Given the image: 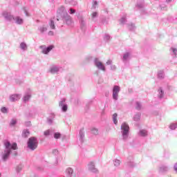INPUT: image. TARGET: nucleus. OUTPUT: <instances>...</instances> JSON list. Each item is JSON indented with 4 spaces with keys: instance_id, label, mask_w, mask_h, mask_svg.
<instances>
[{
    "instance_id": "obj_27",
    "label": "nucleus",
    "mask_w": 177,
    "mask_h": 177,
    "mask_svg": "<svg viewBox=\"0 0 177 177\" xmlns=\"http://www.w3.org/2000/svg\"><path fill=\"white\" fill-rule=\"evenodd\" d=\"M91 16H92L93 19H94V17H97V12H93Z\"/></svg>"
},
{
    "instance_id": "obj_21",
    "label": "nucleus",
    "mask_w": 177,
    "mask_h": 177,
    "mask_svg": "<svg viewBox=\"0 0 177 177\" xmlns=\"http://www.w3.org/2000/svg\"><path fill=\"white\" fill-rule=\"evenodd\" d=\"M60 136H61V135H60L59 133H55L54 134V138H55V139H59V138H60Z\"/></svg>"
},
{
    "instance_id": "obj_31",
    "label": "nucleus",
    "mask_w": 177,
    "mask_h": 177,
    "mask_svg": "<svg viewBox=\"0 0 177 177\" xmlns=\"http://www.w3.org/2000/svg\"><path fill=\"white\" fill-rule=\"evenodd\" d=\"M53 153L54 154H59V151H58L57 149H54V150L53 151Z\"/></svg>"
},
{
    "instance_id": "obj_33",
    "label": "nucleus",
    "mask_w": 177,
    "mask_h": 177,
    "mask_svg": "<svg viewBox=\"0 0 177 177\" xmlns=\"http://www.w3.org/2000/svg\"><path fill=\"white\" fill-rule=\"evenodd\" d=\"M106 64H108V65H110V64H111V60H108L107 62H106Z\"/></svg>"
},
{
    "instance_id": "obj_23",
    "label": "nucleus",
    "mask_w": 177,
    "mask_h": 177,
    "mask_svg": "<svg viewBox=\"0 0 177 177\" xmlns=\"http://www.w3.org/2000/svg\"><path fill=\"white\" fill-rule=\"evenodd\" d=\"M163 95H164V93L162 92V90L161 88L159 89V97H162Z\"/></svg>"
},
{
    "instance_id": "obj_28",
    "label": "nucleus",
    "mask_w": 177,
    "mask_h": 177,
    "mask_svg": "<svg viewBox=\"0 0 177 177\" xmlns=\"http://www.w3.org/2000/svg\"><path fill=\"white\" fill-rule=\"evenodd\" d=\"M48 30L46 27L40 28L41 32H44V31H46Z\"/></svg>"
},
{
    "instance_id": "obj_5",
    "label": "nucleus",
    "mask_w": 177,
    "mask_h": 177,
    "mask_svg": "<svg viewBox=\"0 0 177 177\" xmlns=\"http://www.w3.org/2000/svg\"><path fill=\"white\" fill-rule=\"evenodd\" d=\"M121 129L123 131V136H125V135H128V132H129V126L127 123H123L121 126Z\"/></svg>"
},
{
    "instance_id": "obj_18",
    "label": "nucleus",
    "mask_w": 177,
    "mask_h": 177,
    "mask_svg": "<svg viewBox=\"0 0 177 177\" xmlns=\"http://www.w3.org/2000/svg\"><path fill=\"white\" fill-rule=\"evenodd\" d=\"M30 97H31V95H26L24 97V100L25 102H28V100H30Z\"/></svg>"
},
{
    "instance_id": "obj_13",
    "label": "nucleus",
    "mask_w": 177,
    "mask_h": 177,
    "mask_svg": "<svg viewBox=\"0 0 177 177\" xmlns=\"http://www.w3.org/2000/svg\"><path fill=\"white\" fill-rule=\"evenodd\" d=\"M59 71V68L57 67H53L50 69V73L55 74V73H57Z\"/></svg>"
},
{
    "instance_id": "obj_2",
    "label": "nucleus",
    "mask_w": 177,
    "mask_h": 177,
    "mask_svg": "<svg viewBox=\"0 0 177 177\" xmlns=\"http://www.w3.org/2000/svg\"><path fill=\"white\" fill-rule=\"evenodd\" d=\"M4 146L6 147V153L3 155V159L6 160L12 151L10 149H12V150H17V144L14 142L12 145L9 142H6Z\"/></svg>"
},
{
    "instance_id": "obj_36",
    "label": "nucleus",
    "mask_w": 177,
    "mask_h": 177,
    "mask_svg": "<svg viewBox=\"0 0 177 177\" xmlns=\"http://www.w3.org/2000/svg\"><path fill=\"white\" fill-rule=\"evenodd\" d=\"M170 128H171V129H175V128H174V125H171V126H170Z\"/></svg>"
},
{
    "instance_id": "obj_4",
    "label": "nucleus",
    "mask_w": 177,
    "mask_h": 177,
    "mask_svg": "<svg viewBox=\"0 0 177 177\" xmlns=\"http://www.w3.org/2000/svg\"><path fill=\"white\" fill-rule=\"evenodd\" d=\"M120 86H113V99L115 100H117L118 99V93L120 92Z\"/></svg>"
},
{
    "instance_id": "obj_37",
    "label": "nucleus",
    "mask_w": 177,
    "mask_h": 177,
    "mask_svg": "<svg viewBox=\"0 0 177 177\" xmlns=\"http://www.w3.org/2000/svg\"><path fill=\"white\" fill-rule=\"evenodd\" d=\"M167 2H171V0H167Z\"/></svg>"
},
{
    "instance_id": "obj_26",
    "label": "nucleus",
    "mask_w": 177,
    "mask_h": 177,
    "mask_svg": "<svg viewBox=\"0 0 177 177\" xmlns=\"http://www.w3.org/2000/svg\"><path fill=\"white\" fill-rule=\"evenodd\" d=\"M74 13H75V10L70 8V15H74Z\"/></svg>"
},
{
    "instance_id": "obj_17",
    "label": "nucleus",
    "mask_w": 177,
    "mask_h": 177,
    "mask_svg": "<svg viewBox=\"0 0 177 177\" xmlns=\"http://www.w3.org/2000/svg\"><path fill=\"white\" fill-rule=\"evenodd\" d=\"M121 164V161L120 160H115L114 162V165L115 167H118Z\"/></svg>"
},
{
    "instance_id": "obj_25",
    "label": "nucleus",
    "mask_w": 177,
    "mask_h": 177,
    "mask_svg": "<svg viewBox=\"0 0 177 177\" xmlns=\"http://www.w3.org/2000/svg\"><path fill=\"white\" fill-rule=\"evenodd\" d=\"M16 120H12L10 122V125L12 127L13 125H16Z\"/></svg>"
},
{
    "instance_id": "obj_30",
    "label": "nucleus",
    "mask_w": 177,
    "mask_h": 177,
    "mask_svg": "<svg viewBox=\"0 0 177 177\" xmlns=\"http://www.w3.org/2000/svg\"><path fill=\"white\" fill-rule=\"evenodd\" d=\"M50 133V131H49V130H46V131H44V135L46 136H48V135H49Z\"/></svg>"
},
{
    "instance_id": "obj_19",
    "label": "nucleus",
    "mask_w": 177,
    "mask_h": 177,
    "mask_svg": "<svg viewBox=\"0 0 177 177\" xmlns=\"http://www.w3.org/2000/svg\"><path fill=\"white\" fill-rule=\"evenodd\" d=\"M20 46L21 49H27V45L25 43H21Z\"/></svg>"
},
{
    "instance_id": "obj_15",
    "label": "nucleus",
    "mask_w": 177,
    "mask_h": 177,
    "mask_svg": "<svg viewBox=\"0 0 177 177\" xmlns=\"http://www.w3.org/2000/svg\"><path fill=\"white\" fill-rule=\"evenodd\" d=\"M91 132L93 135H97V133H99V131L97 130V129H93L91 130Z\"/></svg>"
},
{
    "instance_id": "obj_34",
    "label": "nucleus",
    "mask_w": 177,
    "mask_h": 177,
    "mask_svg": "<svg viewBox=\"0 0 177 177\" xmlns=\"http://www.w3.org/2000/svg\"><path fill=\"white\" fill-rule=\"evenodd\" d=\"M53 35V31H50L49 32H48V35Z\"/></svg>"
},
{
    "instance_id": "obj_3",
    "label": "nucleus",
    "mask_w": 177,
    "mask_h": 177,
    "mask_svg": "<svg viewBox=\"0 0 177 177\" xmlns=\"http://www.w3.org/2000/svg\"><path fill=\"white\" fill-rule=\"evenodd\" d=\"M28 147L30 149V150H35V149L38 147V141L37 140V138L34 137L29 138L28 142Z\"/></svg>"
},
{
    "instance_id": "obj_29",
    "label": "nucleus",
    "mask_w": 177,
    "mask_h": 177,
    "mask_svg": "<svg viewBox=\"0 0 177 177\" xmlns=\"http://www.w3.org/2000/svg\"><path fill=\"white\" fill-rule=\"evenodd\" d=\"M63 111H67V105H64L62 107Z\"/></svg>"
},
{
    "instance_id": "obj_32",
    "label": "nucleus",
    "mask_w": 177,
    "mask_h": 177,
    "mask_svg": "<svg viewBox=\"0 0 177 177\" xmlns=\"http://www.w3.org/2000/svg\"><path fill=\"white\" fill-rule=\"evenodd\" d=\"M172 50H173L174 55H176V52H177L176 48H173Z\"/></svg>"
},
{
    "instance_id": "obj_7",
    "label": "nucleus",
    "mask_w": 177,
    "mask_h": 177,
    "mask_svg": "<svg viewBox=\"0 0 177 177\" xmlns=\"http://www.w3.org/2000/svg\"><path fill=\"white\" fill-rule=\"evenodd\" d=\"M95 66L100 70H102V71H106V68L104 67V65L103 64V63H102V62L95 59Z\"/></svg>"
},
{
    "instance_id": "obj_35",
    "label": "nucleus",
    "mask_w": 177,
    "mask_h": 177,
    "mask_svg": "<svg viewBox=\"0 0 177 177\" xmlns=\"http://www.w3.org/2000/svg\"><path fill=\"white\" fill-rule=\"evenodd\" d=\"M94 5H97V1H94Z\"/></svg>"
},
{
    "instance_id": "obj_12",
    "label": "nucleus",
    "mask_w": 177,
    "mask_h": 177,
    "mask_svg": "<svg viewBox=\"0 0 177 177\" xmlns=\"http://www.w3.org/2000/svg\"><path fill=\"white\" fill-rule=\"evenodd\" d=\"M117 113H114L113 115V122L114 124H115V125H117V124L118 123V121L117 120Z\"/></svg>"
},
{
    "instance_id": "obj_9",
    "label": "nucleus",
    "mask_w": 177,
    "mask_h": 177,
    "mask_svg": "<svg viewBox=\"0 0 177 177\" xmlns=\"http://www.w3.org/2000/svg\"><path fill=\"white\" fill-rule=\"evenodd\" d=\"M19 99H20V95L16 94L11 95L10 97L11 102H16V100H19Z\"/></svg>"
},
{
    "instance_id": "obj_24",
    "label": "nucleus",
    "mask_w": 177,
    "mask_h": 177,
    "mask_svg": "<svg viewBox=\"0 0 177 177\" xmlns=\"http://www.w3.org/2000/svg\"><path fill=\"white\" fill-rule=\"evenodd\" d=\"M2 113H8V109H6V107H3L1 109Z\"/></svg>"
},
{
    "instance_id": "obj_14",
    "label": "nucleus",
    "mask_w": 177,
    "mask_h": 177,
    "mask_svg": "<svg viewBox=\"0 0 177 177\" xmlns=\"http://www.w3.org/2000/svg\"><path fill=\"white\" fill-rule=\"evenodd\" d=\"M50 27L52 28V30H55V21H53V20L50 21Z\"/></svg>"
},
{
    "instance_id": "obj_10",
    "label": "nucleus",
    "mask_w": 177,
    "mask_h": 177,
    "mask_svg": "<svg viewBox=\"0 0 177 177\" xmlns=\"http://www.w3.org/2000/svg\"><path fill=\"white\" fill-rule=\"evenodd\" d=\"M30 136V131L28 130H24L22 132V137L23 138H28Z\"/></svg>"
},
{
    "instance_id": "obj_1",
    "label": "nucleus",
    "mask_w": 177,
    "mask_h": 177,
    "mask_svg": "<svg viewBox=\"0 0 177 177\" xmlns=\"http://www.w3.org/2000/svg\"><path fill=\"white\" fill-rule=\"evenodd\" d=\"M57 21H59V20H63V21L68 25L73 23V18L67 13L66 8L63 6H61L57 10Z\"/></svg>"
},
{
    "instance_id": "obj_8",
    "label": "nucleus",
    "mask_w": 177,
    "mask_h": 177,
    "mask_svg": "<svg viewBox=\"0 0 177 177\" xmlns=\"http://www.w3.org/2000/svg\"><path fill=\"white\" fill-rule=\"evenodd\" d=\"M55 48V46H50L46 48V49H44L42 50V53H44V55H48L49 53L50 50H52Z\"/></svg>"
},
{
    "instance_id": "obj_16",
    "label": "nucleus",
    "mask_w": 177,
    "mask_h": 177,
    "mask_svg": "<svg viewBox=\"0 0 177 177\" xmlns=\"http://www.w3.org/2000/svg\"><path fill=\"white\" fill-rule=\"evenodd\" d=\"M6 19H8V20H12L13 17L9 14H7V15H5Z\"/></svg>"
},
{
    "instance_id": "obj_6",
    "label": "nucleus",
    "mask_w": 177,
    "mask_h": 177,
    "mask_svg": "<svg viewBox=\"0 0 177 177\" xmlns=\"http://www.w3.org/2000/svg\"><path fill=\"white\" fill-rule=\"evenodd\" d=\"M87 168L91 172H97V169H96V167H95L94 162H90L88 164Z\"/></svg>"
},
{
    "instance_id": "obj_22",
    "label": "nucleus",
    "mask_w": 177,
    "mask_h": 177,
    "mask_svg": "<svg viewBox=\"0 0 177 177\" xmlns=\"http://www.w3.org/2000/svg\"><path fill=\"white\" fill-rule=\"evenodd\" d=\"M128 57H129V53H127L126 54H124V55L123 56V59L124 60H127L128 59Z\"/></svg>"
},
{
    "instance_id": "obj_20",
    "label": "nucleus",
    "mask_w": 177,
    "mask_h": 177,
    "mask_svg": "<svg viewBox=\"0 0 177 177\" xmlns=\"http://www.w3.org/2000/svg\"><path fill=\"white\" fill-rule=\"evenodd\" d=\"M16 20H17V23L18 24H21V23H23V19H20V18H19V17H17V18H16Z\"/></svg>"
},
{
    "instance_id": "obj_38",
    "label": "nucleus",
    "mask_w": 177,
    "mask_h": 177,
    "mask_svg": "<svg viewBox=\"0 0 177 177\" xmlns=\"http://www.w3.org/2000/svg\"><path fill=\"white\" fill-rule=\"evenodd\" d=\"M134 120L136 121V118H134Z\"/></svg>"
},
{
    "instance_id": "obj_11",
    "label": "nucleus",
    "mask_w": 177,
    "mask_h": 177,
    "mask_svg": "<svg viewBox=\"0 0 177 177\" xmlns=\"http://www.w3.org/2000/svg\"><path fill=\"white\" fill-rule=\"evenodd\" d=\"M140 136H147V131L146 130L140 131Z\"/></svg>"
}]
</instances>
